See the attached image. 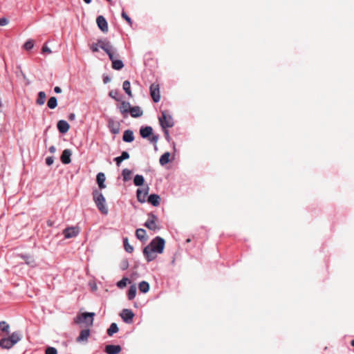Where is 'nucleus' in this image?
<instances>
[{
    "label": "nucleus",
    "instance_id": "nucleus-16",
    "mask_svg": "<svg viewBox=\"0 0 354 354\" xmlns=\"http://www.w3.org/2000/svg\"><path fill=\"white\" fill-rule=\"evenodd\" d=\"M72 153L70 149H64L62 152V154L61 156V161L64 164H68L71 162V156Z\"/></svg>",
    "mask_w": 354,
    "mask_h": 354
},
{
    "label": "nucleus",
    "instance_id": "nucleus-26",
    "mask_svg": "<svg viewBox=\"0 0 354 354\" xmlns=\"http://www.w3.org/2000/svg\"><path fill=\"white\" fill-rule=\"evenodd\" d=\"M136 237L140 241L147 240V232L146 230L142 228L138 229L136 232Z\"/></svg>",
    "mask_w": 354,
    "mask_h": 354
},
{
    "label": "nucleus",
    "instance_id": "nucleus-33",
    "mask_svg": "<svg viewBox=\"0 0 354 354\" xmlns=\"http://www.w3.org/2000/svg\"><path fill=\"white\" fill-rule=\"evenodd\" d=\"M10 325L5 321L0 322V332L6 334L9 333Z\"/></svg>",
    "mask_w": 354,
    "mask_h": 354
},
{
    "label": "nucleus",
    "instance_id": "nucleus-8",
    "mask_svg": "<svg viewBox=\"0 0 354 354\" xmlns=\"http://www.w3.org/2000/svg\"><path fill=\"white\" fill-rule=\"evenodd\" d=\"M122 320L127 324H131L133 322L134 313L130 309H123L120 313Z\"/></svg>",
    "mask_w": 354,
    "mask_h": 354
},
{
    "label": "nucleus",
    "instance_id": "nucleus-9",
    "mask_svg": "<svg viewBox=\"0 0 354 354\" xmlns=\"http://www.w3.org/2000/svg\"><path fill=\"white\" fill-rule=\"evenodd\" d=\"M80 230L78 227H71L66 228L64 230L63 234L64 235L65 239H71L77 236Z\"/></svg>",
    "mask_w": 354,
    "mask_h": 354
},
{
    "label": "nucleus",
    "instance_id": "nucleus-17",
    "mask_svg": "<svg viewBox=\"0 0 354 354\" xmlns=\"http://www.w3.org/2000/svg\"><path fill=\"white\" fill-rule=\"evenodd\" d=\"M152 133L153 129L149 126L142 127L140 129V134L143 138H149Z\"/></svg>",
    "mask_w": 354,
    "mask_h": 354
},
{
    "label": "nucleus",
    "instance_id": "nucleus-19",
    "mask_svg": "<svg viewBox=\"0 0 354 354\" xmlns=\"http://www.w3.org/2000/svg\"><path fill=\"white\" fill-rule=\"evenodd\" d=\"M149 187H147L145 191H142L140 189L137 190V198L138 201L140 203H145L146 201L147 195L148 194Z\"/></svg>",
    "mask_w": 354,
    "mask_h": 354
},
{
    "label": "nucleus",
    "instance_id": "nucleus-50",
    "mask_svg": "<svg viewBox=\"0 0 354 354\" xmlns=\"http://www.w3.org/2000/svg\"><path fill=\"white\" fill-rule=\"evenodd\" d=\"M99 44L98 43L96 44H93L91 47V49L92 50L93 52H97L99 50Z\"/></svg>",
    "mask_w": 354,
    "mask_h": 354
},
{
    "label": "nucleus",
    "instance_id": "nucleus-24",
    "mask_svg": "<svg viewBox=\"0 0 354 354\" xmlns=\"http://www.w3.org/2000/svg\"><path fill=\"white\" fill-rule=\"evenodd\" d=\"M122 140L126 142H133L134 140L133 132L131 130H126L124 132Z\"/></svg>",
    "mask_w": 354,
    "mask_h": 354
},
{
    "label": "nucleus",
    "instance_id": "nucleus-2",
    "mask_svg": "<svg viewBox=\"0 0 354 354\" xmlns=\"http://www.w3.org/2000/svg\"><path fill=\"white\" fill-rule=\"evenodd\" d=\"M94 316V313H83L74 319V322L77 324L84 323L87 326H91L93 324Z\"/></svg>",
    "mask_w": 354,
    "mask_h": 354
},
{
    "label": "nucleus",
    "instance_id": "nucleus-53",
    "mask_svg": "<svg viewBox=\"0 0 354 354\" xmlns=\"http://www.w3.org/2000/svg\"><path fill=\"white\" fill-rule=\"evenodd\" d=\"M75 117H76V116H75V113H70V114H69V115H68V119H69L70 120H75Z\"/></svg>",
    "mask_w": 354,
    "mask_h": 354
},
{
    "label": "nucleus",
    "instance_id": "nucleus-49",
    "mask_svg": "<svg viewBox=\"0 0 354 354\" xmlns=\"http://www.w3.org/2000/svg\"><path fill=\"white\" fill-rule=\"evenodd\" d=\"M8 24V20L5 18V17H2L0 19V26H6Z\"/></svg>",
    "mask_w": 354,
    "mask_h": 354
},
{
    "label": "nucleus",
    "instance_id": "nucleus-58",
    "mask_svg": "<svg viewBox=\"0 0 354 354\" xmlns=\"http://www.w3.org/2000/svg\"><path fill=\"white\" fill-rule=\"evenodd\" d=\"M351 344L353 346H354V339L351 341Z\"/></svg>",
    "mask_w": 354,
    "mask_h": 354
},
{
    "label": "nucleus",
    "instance_id": "nucleus-6",
    "mask_svg": "<svg viewBox=\"0 0 354 354\" xmlns=\"http://www.w3.org/2000/svg\"><path fill=\"white\" fill-rule=\"evenodd\" d=\"M156 253L157 252L154 251V249H153L151 245H147L143 249V255L147 262L154 260L157 257Z\"/></svg>",
    "mask_w": 354,
    "mask_h": 354
},
{
    "label": "nucleus",
    "instance_id": "nucleus-43",
    "mask_svg": "<svg viewBox=\"0 0 354 354\" xmlns=\"http://www.w3.org/2000/svg\"><path fill=\"white\" fill-rule=\"evenodd\" d=\"M22 257L26 261V264L30 265V266H35V261L31 257L25 256H23Z\"/></svg>",
    "mask_w": 354,
    "mask_h": 354
},
{
    "label": "nucleus",
    "instance_id": "nucleus-52",
    "mask_svg": "<svg viewBox=\"0 0 354 354\" xmlns=\"http://www.w3.org/2000/svg\"><path fill=\"white\" fill-rule=\"evenodd\" d=\"M54 91L56 93H60L62 92V89L59 86H55L54 88Z\"/></svg>",
    "mask_w": 354,
    "mask_h": 354
},
{
    "label": "nucleus",
    "instance_id": "nucleus-1",
    "mask_svg": "<svg viewBox=\"0 0 354 354\" xmlns=\"http://www.w3.org/2000/svg\"><path fill=\"white\" fill-rule=\"evenodd\" d=\"M93 201L97 209L104 214H108V208L106 205V200L102 193L97 189L93 191Z\"/></svg>",
    "mask_w": 354,
    "mask_h": 354
},
{
    "label": "nucleus",
    "instance_id": "nucleus-38",
    "mask_svg": "<svg viewBox=\"0 0 354 354\" xmlns=\"http://www.w3.org/2000/svg\"><path fill=\"white\" fill-rule=\"evenodd\" d=\"M122 174L124 181H127L130 179L131 171L128 169H124L122 170Z\"/></svg>",
    "mask_w": 354,
    "mask_h": 354
},
{
    "label": "nucleus",
    "instance_id": "nucleus-3",
    "mask_svg": "<svg viewBox=\"0 0 354 354\" xmlns=\"http://www.w3.org/2000/svg\"><path fill=\"white\" fill-rule=\"evenodd\" d=\"M158 120L162 129L171 128L174 125V119L172 116L168 113L167 111H162L161 116L159 117Z\"/></svg>",
    "mask_w": 354,
    "mask_h": 354
},
{
    "label": "nucleus",
    "instance_id": "nucleus-31",
    "mask_svg": "<svg viewBox=\"0 0 354 354\" xmlns=\"http://www.w3.org/2000/svg\"><path fill=\"white\" fill-rule=\"evenodd\" d=\"M136 290L137 288L135 284L130 286L128 292V299L129 300H132L135 298L136 295Z\"/></svg>",
    "mask_w": 354,
    "mask_h": 354
},
{
    "label": "nucleus",
    "instance_id": "nucleus-36",
    "mask_svg": "<svg viewBox=\"0 0 354 354\" xmlns=\"http://www.w3.org/2000/svg\"><path fill=\"white\" fill-rule=\"evenodd\" d=\"M112 67L115 70H120L124 67V64L122 60L116 59L112 63Z\"/></svg>",
    "mask_w": 354,
    "mask_h": 354
},
{
    "label": "nucleus",
    "instance_id": "nucleus-20",
    "mask_svg": "<svg viewBox=\"0 0 354 354\" xmlns=\"http://www.w3.org/2000/svg\"><path fill=\"white\" fill-rule=\"evenodd\" d=\"M148 202L153 206L157 207L160 205V197L159 195L153 194L148 197Z\"/></svg>",
    "mask_w": 354,
    "mask_h": 354
},
{
    "label": "nucleus",
    "instance_id": "nucleus-45",
    "mask_svg": "<svg viewBox=\"0 0 354 354\" xmlns=\"http://www.w3.org/2000/svg\"><path fill=\"white\" fill-rule=\"evenodd\" d=\"M46 354H57V351L54 347H48L46 350Z\"/></svg>",
    "mask_w": 354,
    "mask_h": 354
},
{
    "label": "nucleus",
    "instance_id": "nucleus-42",
    "mask_svg": "<svg viewBox=\"0 0 354 354\" xmlns=\"http://www.w3.org/2000/svg\"><path fill=\"white\" fill-rule=\"evenodd\" d=\"M109 55V59L113 62L116 59V57H118V54L116 53V51L115 50H112L111 52L107 53Z\"/></svg>",
    "mask_w": 354,
    "mask_h": 354
},
{
    "label": "nucleus",
    "instance_id": "nucleus-57",
    "mask_svg": "<svg viewBox=\"0 0 354 354\" xmlns=\"http://www.w3.org/2000/svg\"><path fill=\"white\" fill-rule=\"evenodd\" d=\"M84 2L87 4L90 3L91 2V0H84Z\"/></svg>",
    "mask_w": 354,
    "mask_h": 354
},
{
    "label": "nucleus",
    "instance_id": "nucleus-44",
    "mask_svg": "<svg viewBox=\"0 0 354 354\" xmlns=\"http://www.w3.org/2000/svg\"><path fill=\"white\" fill-rule=\"evenodd\" d=\"M109 95L111 98H113V99H114V100H117V101H118V100H119V99L118 98V91H116V90H111V91L109 92Z\"/></svg>",
    "mask_w": 354,
    "mask_h": 354
},
{
    "label": "nucleus",
    "instance_id": "nucleus-10",
    "mask_svg": "<svg viewBox=\"0 0 354 354\" xmlns=\"http://www.w3.org/2000/svg\"><path fill=\"white\" fill-rule=\"evenodd\" d=\"M96 22L99 28L103 32H108V24L105 18L100 15L97 17Z\"/></svg>",
    "mask_w": 354,
    "mask_h": 354
},
{
    "label": "nucleus",
    "instance_id": "nucleus-27",
    "mask_svg": "<svg viewBox=\"0 0 354 354\" xmlns=\"http://www.w3.org/2000/svg\"><path fill=\"white\" fill-rule=\"evenodd\" d=\"M138 288L141 292L147 293L149 290V284L148 282L142 281L139 283Z\"/></svg>",
    "mask_w": 354,
    "mask_h": 354
},
{
    "label": "nucleus",
    "instance_id": "nucleus-25",
    "mask_svg": "<svg viewBox=\"0 0 354 354\" xmlns=\"http://www.w3.org/2000/svg\"><path fill=\"white\" fill-rule=\"evenodd\" d=\"M129 158V154L127 151H123L120 156L115 158L114 160L116 162L118 166L124 160H127Z\"/></svg>",
    "mask_w": 354,
    "mask_h": 354
},
{
    "label": "nucleus",
    "instance_id": "nucleus-15",
    "mask_svg": "<svg viewBox=\"0 0 354 354\" xmlns=\"http://www.w3.org/2000/svg\"><path fill=\"white\" fill-rule=\"evenodd\" d=\"M118 108L120 113L124 115V117H126L127 114L129 113L131 104L128 102L123 101Z\"/></svg>",
    "mask_w": 354,
    "mask_h": 354
},
{
    "label": "nucleus",
    "instance_id": "nucleus-35",
    "mask_svg": "<svg viewBox=\"0 0 354 354\" xmlns=\"http://www.w3.org/2000/svg\"><path fill=\"white\" fill-rule=\"evenodd\" d=\"M145 182L144 177L142 175L137 174L133 179V183L136 186H141Z\"/></svg>",
    "mask_w": 354,
    "mask_h": 354
},
{
    "label": "nucleus",
    "instance_id": "nucleus-40",
    "mask_svg": "<svg viewBox=\"0 0 354 354\" xmlns=\"http://www.w3.org/2000/svg\"><path fill=\"white\" fill-rule=\"evenodd\" d=\"M33 46L34 42L32 39L27 40L24 45V48L27 50H31Z\"/></svg>",
    "mask_w": 354,
    "mask_h": 354
},
{
    "label": "nucleus",
    "instance_id": "nucleus-5",
    "mask_svg": "<svg viewBox=\"0 0 354 354\" xmlns=\"http://www.w3.org/2000/svg\"><path fill=\"white\" fill-rule=\"evenodd\" d=\"M158 217L153 213L148 214V219L145 223V226L150 230H160V227L157 225Z\"/></svg>",
    "mask_w": 354,
    "mask_h": 354
},
{
    "label": "nucleus",
    "instance_id": "nucleus-11",
    "mask_svg": "<svg viewBox=\"0 0 354 354\" xmlns=\"http://www.w3.org/2000/svg\"><path fill=\"white\" fill-rule=\"evenodd\" d=\"M98 44L100 48L104 50L106 54L115 50L111 43L107 40H99Z\"/></svg>",
    "mask_w": 354,
    "mask_h": 354
},
{
    "label": "nucleus",
    "instance_id": "nucleus-4",
    "mask_svg": "<svg viewBox=\"0 0 354 354\" xmlns=\"http://www.w3.org/2000/svg\"><path fill=\"white\" fill-rule=\"evenodd\" d=\"M165 241V240L160 237L156 236L154 238L148 245H151L154 251H156L158 254H162L164 250Z\"/></svg>",
    "mask_w": 354,
    "mask_h": 354
},
{
    "label": "nucleus",
    "instance_id": "nucleus-12",
    "mask_svg": "<svg viewBox=\"0 0 354 354\" xmlns=\"http://www.w3.org/2000/svg\"><path fill=\"white\" fill-rule=\"evenodd\" d=\"M121 346L119 345H106L104 351L107 354H118L121 351Z\"/></svg>",
    "mask_w": 354,
    "mask_h": 354
},
{
    "label": "nucleus",
    "instance_id": "nucleus-28",
    "mask_svg": "<svg viewBox=\"0 0 354 354\" xmlns=\"http://www.w3.org/2000/svg\"><path fill=\"white\" fill-rule=\"evenodd\" d=\"M46 99V95L44 91H39L38 93V97L37 99V104L39 105H43L45 103Z\"/></svg>",
    "mask_w": 354,
    "mask_h": 354
},
{
    "label": "nucleus",
    "instance_id": "nucleus-37",
    "mask_svg": "<svg viewBox=\"0 0 354 354\" xmlns=\"http://www.w3.org/2000/svg\"><path fill=\"white\" fill-rule=\"evenodd\" d=\"M123 243L125 251L128 253H131L133 251V248L129 243L128 238H124Z\"/></svg>",
    "mask_w": 354,
    "mask_h": 354
},
{
    "label": "nucleus",
    "instance_id": "nucleus-21",
    "mask_svg": "<svg viewBox=\"0 0 354 354\" xmlns=\"http://www.w3.org/2000/svg\"><path fill=\"white\" fill-rule=\"evenodd\" d=\"M14 344L8 339V337H3L0 339V346L2 348L10 349L14 346Z\"/></svg>",
    "mask_w": 354,
    "mask_h": 354
},
{
    "label": "nucleus",
    "instance_id": "nucleus-18",
    "mask_svg": "<svg viewBox=\"0 0 354 354\" xmlns=\"http://www.w3.org/2000/svg\"><path fill=\"white\" fill-rule=\"evenodd\" d=\"M8 337L15 345L22 339V334L20 331H15Z\"/></svg>",
    "mask_w": 354,
    "mask_h": 354
},
{
    "label": "nucleus",
    "instance_id": "nucleus-14",
    "mask_svg": "<svg viewBox=\"0 0 354 354\" xmlns=\"http://www.w3.org/2000/svg\"><path fill=\"white\" fill-rule=\"evenodd\" d=\"M90 336L89 329H84L81 330L80 335L77 337V342H86Z\"/></svg>",
    "mask_w": 354,
    "mask_h": 354
},
{
    "label": "nucleus",
    "instance_id": "nucleus-32",
    "mask_svg": "<svg viewBox=\"0 0 354 354\" xmlns=\"http://www.w3.org/2000/svg\"><path fill=\"white\" fill-rule=\"evenodd\" d=\"M118 330L119 328L118 327V325L115 323H112L107 330V334L109 336H112L113 334L118 333Z\"/></svg>",
    "mask_w": 354,
    "mask_h": 354
},
{
    "label": "nucleus",
    "instance_id": "nucleus-41",
    "mask_svg": "<svg viewBox=\"0 0 354 354\" xmlns=\"http://www.w3.org/2000/svg\"><path fill=\"white\" fill-rule=\"evenodd\" d=\"M128 281V278L124 277L117 283V286L120 288H124L126 287Z\"/></svg>",
    "mask_w": 354,
    "mask_h": 354
},
{
    "label": "nucleus",
    "instance_id": "nucleus-47",
    "mask_svg": "<svg viewBox=\"0 0 354 354\" xmlns=\"http://www.w3.org/2000/svg\"><path fill=\"white\" fill-rule=\"evenodd\" d=\"M158 136L153 135L151 137H149V140L151 143L156 144L158 142Z\"/></svg>",
    "mask_w": 354,
    "mask_h": 354
},
{
    "label": "nucleus",
    "instance_id": "nucleus-23",
    "mask_svg": "<svg viewBox=\"0 0 354 354\" xmlns=\"http://www.w3.org/2000/svg\"><path fill=\"white\" fill-rule=\"evenodd\" d=\"M96 180H97V183L98 184L100 189H104L106 187V185L104 184L106 177H105V175L104 173H102V172L98 173L97 175Z\"/></svg>",
    "mask_w": 354,
    "mask_h": 354
},
{
    "label": "nucleus",
    "instance_id": "nucleus-13",
    "mask_svg": "<svg viewBox=\"0 0 354 354\" xmlns=\"http://www.w3.org/2000/svg\"><path fill=\"white\" fill-rule=\"evenodd\" d=\"M57 129L61 133H66L69 130L70 126L68 123L64 120H61L57 122Z\"/></svg>",
    "mask_w": 354,
    "mask_h": 354
},
{
    "label": "nucleus",
    "instance_id": "nucleus-7",
    "mask_svg": "<svg viewBox=\"0 0 354 354\" xmlns=\"http://www.w3.org/2000/svg\"><path fill=\"white\" fill-rule=\"evenodd\" d=\"M150 95L155 102H158L160 100L159 85L152 84L150 86Z\"/></svg>",
    "mask_w": 354,
    "mask_h": 354
},
{
    "label": "nucleus",
    "instance_id": "nucleus-48",
    "mask_svg": "<svg viewBox=\"0 0 354 354\" xmlns=\"http://www.w3.org/2000/svg\"><path fill=\"white\" fill-rule=\"evenodd\" d=\"M53 162H54V158L52 156L48 157L46 159V163L48 166L51 165L53 163Z\"/></svg>",
    "mask_w": 354,
    "mask_h": 354
},
{
    "label": "nucleus",
    "instance_id": "nucleus-54",
    "mask_svg": "<svg viewBox=\"0 0 354 354\" xmlns=\"http://www.w3.org/2000/svg\"><path fill=\"white\" fill-rule=\"evenodd\" d=\"M49 151L51 153H54L55 151H56V148L55 146H51L49 147Z\"/></svg>",
    "mask_w": 354,
    "mask_h": 354
},
{
    "label": "nucleus",
    "instance_id": "nucleus-51",
    "mask_svg": "<svg viewBox=\"0 0 354 354\" xmlns=\"http://www.w3.org/2000/svg\"><path fill=\"white\" fill-rule=\"evenodd\" d=\"M42 51L44 53H51V50L46 46H43Z\"/></svg>",
    "mask_w": 354,
    "mask_h": 354
},
{
    "label": "nucleus",
    "instance_id": "nucleus-22",
    "mask_svg": "<svg viewBox=\"0 0 354 354\" xmlns=\"http://www.w3.org/2000/svg\"><path fill=\"white\" fill-rule=\"evenodd\" d=\"M129 113L133 118H139L142 115L143 112L140 106H131Z\"/></svg>",
    "mask_w": 354,
    "mask_h": 354
},
{
    "label": "nucleus",
    "instance_id": "nucleus-30",
    "mask_svg": "<svg viewBox=\"0 0 354 354\" xmlns=\"http://www.w3.org/2000/svg\"><path fill=\"white\" fill-rule=\"evenodd\" d=\"M122 88L129 97H132V93L131 91V84L129 81L125 80L123 82Z\"/></svg>",
    "mask_w": 354,
    "mask_h": 354
},
{
    "label": "nucleus",
    "instance_id": "nucleus-29",
    "mask_svg": "<svg viewBox=\"0 0 354 354\" xmlns=\"http://www.w3.org/2000/svg\"><path fill=\"white\" fill-rule=\"evenodd\" d=\"M169 152L164 153L160 158L159 162L161 165H165L169 162Z\"/></svg>",
    "mask_w": 354,
    "mask_h": 354
},
{
    "label": "nucleus",
    "instance_id": "nucleus-39",
    "mask_svg": "<svg viewBox=\"0 0 354 354\" xmlns=\"http://www.w3.org/2000/svg\"><path fill=\"white\" fill-rule=\"evenodd\" d=\"M109 127L111 129V131L114 133L117 134L119 133V127L118 125L115 124L113 121L109 122Z\"/></svg>",
    "mask_w": 354,
    "mask_h": 354
},
{
    "label": "nucleus",
    "instance_id": "nucleus-46",
    "mask_svg": "<svg viewBox=\"0 0 354 354\" xmlns=\"http://www.w3.org/2000/svg\"><path fill=\"white\" fill-rule=\"evenodd\" d=\"M122 18H124L127 21V23L129 25L132 24V21H131V18L126 14L125 12L122 11Z\"/></svg>",
    "mask_w": 354,
    "mask_h": 354
},
{
    "label": "nucleus",
    "instance_id": "nucleus-55",
    "mask_svg": "<svg viewBox=\"0 0 354 354\" xmlns=\"http://www.w3.org/2000/svg\"><path fill=\"white\" fill-rule=\"evenodd\" d=\"M110 81V79L108 77H104L103 82L104 84L108 83Z\"/></svg>",
    "mask_w": 354,
    "mask_h": 354
},
{
    "label": "nucleus",
    "instance_id": "nucleus-56",
    "mask_svg": "<svg viewBox=\"0 0 354 354\" xmlns=\"http://www.w3.org/2000/svg\"><path fill=\"white\" fill-rule=\"evenodd\" d=\"M165 135H166V137H167V138H169V132H168V131H167V130H165Z\"/></svg>",
    "mask_w": 354,
    "mask_h": 354
},
{
    "label": "nucleus",
    "instance_id": "nucleus-34",
    "mask_svg": "<svg viewBox=\"0 0 354 354\" xmlns=\"http://www.w3.org/2000/svg\"><path fill=\"white\" fill-rule=\"evenodd\" d=\"M47 106L50 109H54L57 106V99L55 97H50L47 102Z\"/></svg>",
    "mask_w": 354,
    "mask_h": 354
}]
</instances>
